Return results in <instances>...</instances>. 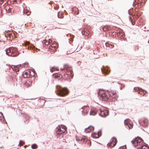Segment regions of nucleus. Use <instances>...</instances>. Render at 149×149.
I'll return each mask as SVG.
<instances>
[{
  "label": "nucleus",
  "mask_w": 149,
  "mask_h": 149,
  "mask_svg": "<svg viewBox=\"0 0 149 149\" xmlns=\"http://www.w3.org/2000/svg\"><path fill=\"white\" fill-rule=\"evenodd\" d=\"M56 93L58 95L63 97L68 95V91L66 88H62L60 86L57 85L56 86Z\"/></svg>",
  "instance_id": "f257e3e1"
},
{
  "label": "nucleus",
  "mask_w": 149,
  "mask_h": 149,
  "mask_svg": "<svg viewBox=\"0 0 149 149\" xmlns=\"http://www.w3.org/2000/svg\"><path fill=\"white\" fill-rule=\"evenodd\" d=\"M132 143L135 146H137V148L142 146V145L146 144L143 142V140L140 138H136L132 141Z\"/></svg>",
  "instance_id": "f03ea898"
},
{
  "label": "nucleus",
  "mask_w": 149,
  "mask_h": 149,
  "mask_svg": "<svg viewBox=\"0 0 149 149\" xmlns=\"http://www.w3.org/2000/svg\"><path fill=\"white\" fill-rule=\"evenodd\" d=\"M6 53L9 56L13 57L15 56L18 55V52L16 48L10 47L6 50Z\"/></svg>",
  "instance_id": "7ed1b4c3"
},
{
  "label": "nucleus",
  "mask_w": 149,
  "mask_h": 149,
  "mask_svg": "<svg viewBox=\"0 0 149 149\" xmlns=\"http://www.w3.org/2000/svg\"><path fill=\"white\" fill-rule=\"evenodd\" d=\"M98 94L100 97V99L103 101H106L109 99V93L107 91L101 90L99 92Z\"/></svg>",
  "instance_id": "20e7f679"
},
{
  "label": "nucleus",
  "mask_w": 149,
  "mask_h": 149,
  "mask_svg": "<svg viewBox=\"0 0 149 149\" xmlns=\"http://www.w3.org/2000/svg\"><path fill=\"white\" fill-rule=\"evenodd\" d=\"M66 130V127L63 125L58 126L56 129V133L57 134H61L65 133Z\"/></svg>",
  "instance_id": "39448f33"
},
{
  "label": "nucleus",
  "mask_w": 149,
  "mask_h": 149,
  "mask_svg": "<svg viewBox=\"0 0 149 149\" xmlns=\"http://www.w3.org/2000/svg\"><path fill=\"white\" fill-rule=\"evenodd\" d=\"M34 75L35 73L33 70H27L24 71L23 76L25 78H30L34 76Z\"/></svg>",
  "instance_id": "423d86ee"
},
{
  "label": "nucleus",
  "mask_w": 149,
  "mask_h": 149,
  "mask_svg": "<svg viewBox=\"0 0 149 149\" xmlns=\"http://www.w3.org/2000/svg\"><path fill=\"white\" fill-rule=\"evenodd\" d=\"M5 36L7 39L9 40H11L15 38V34L13 32L9 31L7 32L5 35Z\"/></svg>",
  "instance_id": "0eeeda50"
},
{
  "label": "nucleus",
  "mask_w": 149,
  "mask_h": 149,
  "mask_svg": "<svg viewBox=\"0 0 149 149\" xmlns=\"http://www.w3.org/2000/svg\"><path fill=\"white\" fill-rule=\"evenodd\" d=\"M108 93L109 97L113 98L114 100L116 99L118 97V95L116 91H111L108 92Z\"/></svg>",
  "instance_id": "6e6552de"
},
{
  "label": "nucleus",
  "mask_w": 149,
  "mask_h": 149,
  "mask_svg": "<svg viewBox=\"0 0 149 149\" xmlns=\"http://www.w3.org/2000/svg\"><path fill=\"white\" fill-rule=\"evenodd\" d=\"M117 142V139L115 138H113L111 140V142L108 144L107 146L111 148H112L116 145Z\"/></svg>",
  "instance_id": "1a4fd4ad"
},
{
  "label": "nucleus",
  "mask_w": 149,
  "mask_h": 149,
  "mask_svg": "<svg viewBox=\"0 0 149 149\" xmlns=\"http://www.w3.org/2000/svg\"><path fill=\"white\" fill-rule=\"evenodd\" d=\"M81 110L82 113L84 115L87 114L90 110V108L88 106H84L80 109Z\"/></svg>",
  "instance_id": "9d476101"
},
{
  "label": "nucleus",
  "mask_w": 149,
  "mask_h": 149,
  "mask_svg": "<svg viewBox=\"0 0 149 149\" xmlns=\"http://www.w3.org/2000/svg\"><path fill=\"white\" fill-rule=\"evenodd\" d=\"M99 112L98 113L102 117H105L109 114V112L107 110H102L101 109L99 110Z\"/></svg>",
  "instance_id": "9b49d317"
},
{
  "label": "nucleus",
  "mask_w": 149,
  "mask_h": 149,
  "mask_svg": "<svg viewBox=\"0 0 149 149\" xmlns=\"http://www.w3.org/2000/svg\"><path fill=\"white\" fill-rule=\"evenodd\" d=\"M17 79L15 77H13L12 81L10 82V86L12 87L16 86L17 85Z\"/></svg>",
  "instance_id": "f8f14e48"
},
{
  "label": "nucleus",
  "mask_w": 149,
  "mask_h": 149,
  "mask_svg": "<svg viewBox=\"0 0 149 149\" xmlns=\"http://www.w3.org/2000/svg\"><path fill=\"white\" fill-rule=\"evenodd\" d=\"M57 44L56 43H53L49 47V50L51 52H54L57 49Z\"/></svg>",
  "instance_id": "ddd939ff"
},
{
  "label": "nucleus",
  "mask_w": 149,
  "mask_h": 149,
  "mask_svg": "<svg viewBox=\"0 0 149 149\" xmlns=\"http://www.w3.org/2000/svg\"><path fill=\"white\" fill-rule=\"evenodd\" d=\"M102 134L101 130L99 131L97 133L93 132L92 133L91 136L94 138H98Z\"/></svg>",
  "instance_id": "4468645a"
},
{
  "label": "nucleus",
  "mask_w": 149,
  "mask_h": 149,
  "mask_svg": "<svg viewBox=\"0 0 149 149\" xmlns=\"http://www.w3.org/2000/svg\"><path fill=\"white\" fill-rule=\"evenodd\" d=\"M139 123L143 126L147 127L148 125V120L147 119L143 118L139 121Z\"/></svg>",
  "instance_id": "2eb2a0df"
},
{
  "label": "nucleus",
  "mask_w": 149,
  "mask_h": 149,
  "mask_svg": "<svg viewBox=\"0 0 149 149\" xmlns=\"http://www.w3.org/2000/svg\"><path fill=\"white\" fill-rule=\"evenodd\" d=\"M102 73L105 75L108 74L110 72L109 68L108 67H104L101 69Z\"/></svg>",
  "instance_id": "dca6fc26"
},
{
  "label": "nucleus",
  "mask_w": 149,
  "mask_h": 149,
  "mask_svg": "<svg viewBox=\"0 0 149 149\" xmlns=\"http://www.w3.org/2000/svg\"><path fill=\"white\" fill-rule=\"evenodd\" d=\"M52 41L51 39H49L48 38L46 37L45 40L42 41V43L45 45H48L52 43Z\"/></svg>",
  "instance_id": "f3484780"
},
{
  "label": "nucleus",
  "mask_w": 149,
  "mask_h": 149,
  "mask_svg": "<svg viewBox=\"0 0 149 149\" xmlns=\"http://www.w3.org/2000/svg\"><path fill=\"white\" fill-rule=\"evenodd\" d=\"M124 124L125 125L128 126L129 129H130L132 128L133 125L131 124L129 122V119H126L124 121Z\"/></svg>",
  "instance_id": "a211bd4d"
},
{
  "label": "nucleus",
  "mask_w": 149,
  "mask_h": 149,
  "mask_svg": "<svg viewBox=\"0 0 149 149\" xmlns=\"http://www.w3.org/2000/svg\"><path fill=\"white\" fill-rule=\"evenodd\" d=\"M76 140L80 143L84 142L86 141L87 139L85 138H82L81 137H76Z\"/></svg>",
  "instance_id": "6ab92c4d"
},
{
  "label": "nucleus",
  "mask_w": 149,
  "mask_h": 149,
  "mask_svg": "<svg viewBox=\"0 0 149 149\" xmlns=\"http://www.w3.org/2000/svg\"><path fill=\"white\" fill-rule=\"evenodd\" d=\"M53 75L55 78L56 79L58 80H59L60 79L61 80L63 78L62 75L59 73H56L53 74Z\"/></svg>",
  "instance_id": "aec40b11"
},
{
  "label": "nucleus",
  "mask_w": 149,
  "mask_h": 149,
  "mask_svg": "<svg viewBox=\"0 0 149 149\" xmlns=\"http://www.w3.org/2000/svg\"><path fill=\"white\" fill-rule=\"evenodd\" d=\"M24 44L25 45L28 46L27 48L28 49H31V48H32L33 47V46L28 41H26Z\"/></svg>",
  "instance_id": "412c9836"
},
{
  "label": "nucleus",
  "mask_w": 149,
  "mask_h": 149,
  "mask_svg": "<svg viewBox=\"0 0 149 149\" xmlns=\"http://www.w3.org/2000/svg\"><path fill=\"white\" fill-rule=\"evenodd\" d=\"M26 82L25 83V85L26 87H28L31 85L32 84V81L31 78H29V79L26 81Z\"/></svg>",
  "instance_id": "4be33fe9"
},
{
  "label": "nucleus",
  "mask_w": 149,
  "mask_h": 149,
  "mask_svg": "<svg viewBox=\"0 0 149 149\" xmlns=\"http://www.w3.org/2000/svg\"><path fill=\"white\" fill-rule=\"evenodd\" d=\"M94 129V128L93 127L90 126L88 128L85 129V131L86 133H89L93 131Z\"/></svg>",
  "instance_id": "5701e85b"
},
{
  "label": "nucleus",
  "mask_w": 149,
  "mask_h": 149,
  "mask_svg": "<svg viewBox=\"0 0 149 149\" xmlns=\"http://www.w3.org/2000/svg\"><path fill=\"white\" fill-rule=\"evenodd\" d=\"M68 76H69V77H71L72 78L73 76V72L72 68H70L69 70L66 72Z\"/></svg>",
  "instance_id": "b1692460"
},
{
  "label": "nucleus",
  "mask_w": 149,
  "mask_h": 149,
  "mask_svg": "<svg viewBox=\"0 0 149 149\" xmlns=\"http://www.w3.org/2000/svg\"><path fill=\"white\" fill-rule=\"evenodd\" d=\"M13 7L12 6H6L5 7V9L8 12L11 13Z\"/></svg>",
  "instance_id": "393cba45"
},
{
  "label": "nucleus",
  "mask_w": 149,
  "mask_h": 149,
  "mask_svg": "<svg viewBox=\"0 0 149 149\" xmlns=\"http://www.w3.org/2000/svg\"><path fill=\"white\" fill-rule=\"evenodd\" d=\"M0 120L3 123H4L5 122L4 117L3 113L1 112L0 113Z\"/></svg>",
  "instance_id": "a878e982"
},
{
  "label": "nucleus",
  "mask_w": 149,
  "mask_h": 149,
  "mask_svg": "<svg viewBox=\"0 0 149 149\" xmlns=\"http://www.w3.org/2000/svg\"><path fill=\"white\" fill-rule=\"evenodd\" d=\"M97 113V111L95 109H92L91 110L90 115L91 116H95Z\"/></svg>",
  "instance_id": "bb28decb"
},
{
  "label": "nucleus",
  "mask_w": 149,
  "mask_h": 149,
  "mask_svg": "<svg viewBox=\"0 0 149 149\" xmlns=\"http://www.w3.org/2000/svg\"><path fill=\"white\" fill-rule=\"evenodd\" d=\"M38 101L40 103V105L41 106L44 105L45 102V100L43 99H39L38 100Z\"/></svg>",
  "instance_id": "cd10ccee"
},
{
  "label": "nucleus",
  "mask_w": 149,
  "mask_h": 149,
  "mask_svg": "<svg viewBox=\"0 0 149 149\" xmlns=\"http://www.w3.org/2000/svg\"><path fill=\"white\" fill-rule=\"evenodd\" d=\"M137 149H149V147L146 146V144H145V145H142V146L137 148Z\"/></svg>",
  "instance_id": "c85d7f7f"
},
{
  "label": "nucleus",
  "mask_w": 149,
  "mask_h": 149,
  "mask_svg": "<svg viewBox=\"0 0 149 149\" xmlns=\"http://www.w3.org/2000/svg\"><path fill=\"white\" fill-rule=\"evenodd\" d=\"M73 11L74 13L76 15L78 14L79 12V10L78 8H74L73 9Z\"/></svg>",
  "instance_id": "c756f323"
},
{
  "label": "nucleus",
  "mask_w": 149,
  "mask_h": 149,
  "mask_svg": "<svg viewBox=\"0 0 149 149\" xmlns=\"http://www.w3.org/2000/svg\"><path fill=\"white\" fill-rule=\"evenodd\" d=\"M19 66H14L13 67H12V68L13 70L16 72H18L19 71Z\"/></svg>",
  "instance_id": "7c9ffc66"
},
{
  "label": "nucleus",
  "mask_w": 149,
  "mask_h": 149,
  "mask_svg": "<svg viewBox=\"0 0 149 149\" xmlns=\"http://www.w3.org/2000/svg\"><path fill=\"white\" fill-rule=\"evenodd\" d=\"M59 69H58V68L57 67H52L51 69H50V71L52 72H53L54 71H58V70Z\"/></svg>",
  "instance_id": "2f4dec72"
},
{
  "label": "nucleus",
  "mask_w": 149,
  "mask_h": 149,
  "mask_svg": "<svg viewBox=\"0 0 149 149\" xmlns=\"http://www.w3.org/2000/svg\"><path fill=\"white\" fill-rule=\"evenodd\" d=\"M63 69L67 70V71L69 70L70 68H72L71 67H70L68 65L66 64L64 65Z\"/></svg>",
  "instance_id": "473e14b6"
},
{
  "label": "nucleus",
  "mask_w": 149,
  "mask_h": 149,
  "mask_svg": "<svg viewBox=\"0 0 149 149\" xmlns=\"http://www.w3.org/2000/svg\"><path fill=\"white\" fill-rule=\"evenodd\" d=\"M117 36L120 38H121L123 37L124 36V33L122 32H118L117 33Z\"/></svg>",
  "instance_id": "72a5a7b5"
},
{
  "label": "nucleus",
  "mask_w": 149,
  "mask_h": 149,
  "mask_svg": "<svg viewBox=\"0 0 149 149\" xmlns=\"http://www.w3.org/2000/svg\"><path fill=\"white\" fill-rule=\"evenodd\" d=\"M24 12L25 14H26L27 15H29L30 14V11L26 9H25L24 10Z\"/></svg>",
  "instance_id": "f704fd0d"
},
{
  "label": "nucleus",
  "mask_w": 149,
  "mask_h": 149,
  "mask_svg": "<svg viewBox=\"0 0 149 149\" xmlns=\"http://www.w3.org/2000/svg\"><path fill=\"white\" fill-rule=\"evenodd\" d=\"M58 17L59 18H62L63 17L64 15L61 13L59 12L58 15Z\"/></svg>",
  "instance_id": "c9c22d12"
},
{
  "label": "nucleus",
  "mask_w": 149,
  "mask_h": 149,
  "mask_svg": "<svg viewBox=\"0 0 149 149\" xmlns=\"http://www.w3.org/2000/svg\"><path fill=\"white\" fill-rule=\"evenodd\" d=\"M31 148L32 149H35L37 148V146L36 144H34L31 145Z\"/></svg>",
  "instance_id": "e433bc0d"
},
{
  "label": "nucleus",
  "mask_w": 149,
  "mask_h": 149,
  "mask_svg": "<svg viewBox=\"0 0 149 149\" xmlns=\"http://www.w3.org/2000/svg\"><path fill=\"white\" fill-rule=\"evenodd\" d=\"M69 77V76L67 75V72L64 74V78H65V79H67Z\"/></svg>",
  "instance_id": "4c0bfd02"
},
{
  "label": "nucleus",
  "mask_w": 149,
  "mask_h": 149,
  "mask_svg": "<svg viewBox=\"0 0 149 149\" xmlns=\"http://www.w3.org/2000/svg\"><path fill=\"white\" fill-rule=\"evenodd\" d=\"M24 144V142L22 141H20L19 142V144L21 146H22Z\"/></svg>",
  "instance_id": "58836bf2"
},
{
  "label": "nucleus",
  "mask_w": 149,
  "mask_h": 149,
  "mask_svg": "<svg viewBox=\"0 0 149 149\" xmlns=\"http://www.w3.org/2000/svg\"><path fill=\"white\" fill-rule=\"evenodd\" d=\"M143 0H136V1H135V2H134V3L135 4L136 3V2H137V1L138 2H137V3L139 4V3L141 2H142V1H143Z\"/></svg>",
  "instance_id": "ea45409f"
},
{
  "label": "nucleus",
  "mask_w": 149,
  "mask_h": 149,
  "mask_svg": "<svg viewBox=\"0 0 149 149\" xmlns=\"http://www.w3.org/2000/svg\"><path fill=\"white\" fill-rule=\"evenodd\" d=\"M119 149H127L126 146H123L120 147L119 148Z\"/></svg>",
  "instance_id": "a19ab883"
},
{
  "label": "nucleus",
  "mask_w": 149,
  "mask_h": 149,
  "mask_svg": "<svg viewBox=\"0 0 149 149\" xmlns=\"http://www.w3.org/2000/svg\"><path fill=\"white\" fill-rule=\"evenodd\" d=\"M108 29H108V28L106 26H104V27L103 28L104 31H107L108 30Z\"/></svg>",
  "instance_id": "79ce46f5"
},
{
  "label": "nucleus",
  "mask_w": 149,
  "mask_h": 149,
  "mask_svg": "<svg viewBox=\"0 0 149 149\" xmlns=\"http://www.w3.org/2000/svg\"><path fill=\"white\" fill-rule=\"evenodd\" d=\"M131 22L133 25H134L135 24V22L134 20H131Z\"/></svg>",
  "instance_id": "37998d69"
},
{
  "label": "nucleus",
  "mask_w": 149,
  "mask_h": 149,
  "mask_svg": "<svg viewBox=\"0 0 149 149\" xmlns=\"http://www.w3.org/2000/svg\"><path fill=\"white\" fill-rule=\"evenodd\" d=\"M140 92H143V94H144V95L146 94V92L145 91H143L141 89L140 90Z\"/></svg>",
  "instance_id": "c03bdc74"
},
{
  "label": "nucleus",
  "mask_w": 149,
  "mask_h": 149,
  "mask_svg": "<svg viewBox=\"0 0 149 149\" xmlns=\"http://www.w3.org/2000/svg\"><path fill=\"white\" fill-rule=\"evenodd\" d=\"M72 52H73L72 51H68L67 52V53L68 54L72 53Z\"/></svg>",
  "instance_id": "a18cd8bd"
},
{
  "label": "nucleus",
  "mask_w": 149,
  "mask_h": 149,
  "mask_svg": "<svg viewBox=\"0 0 149 149\" xmlns=\"http://www.w3.org/2000/svg\"><path fill=\"white\" fill-rule=\"evenodd\" d=\"M134 90H135V91H136V90H139V88H134Z\"/></svg>",
  "instance_id": "49530a36"
},
{
  "label": "nucleus",
  "mask_w": 149,
  "mask_h": 149,
  "mask_svg": "<svg viewBox=\"0 0 149 149\" xmlns=\"http://www.w3.org/2000/svg\"><path fill=\"white\" fill-rule=\"evenodd\" d=\"M83 32H84V33H83V32H82V33L83 34H85V31H83Z\"/></svg>",
  "instance_id": "de8ad7c7"
},
{
  "label": "nucleus",
  "mask_w": 149,
  "mask_h": 149,
  "mask_svg": "<svg viewBox=\"0 0 149 149\" xmlns=\"http://www.w3.org/2000/svg\"><path fill=\"white\" fill-rule=\"evenodd\" d=\"M3 146H2V147H0V148H3Z\"/></svg>",
  "instance_id": "09e8293b"
},
{
  "label": "nucleus",
  "mask_w": 149,
  "mask_h": 149,
  "mask_svg": "<svg viewBox=\"0 0 149 149\" xmlns=\"http://www.w3.org/2000/svg\"><path fill=\"white\" fill-rule=\"evenodd\" d=\"M111 46H112V47H113L112 45H111Z\"/></svg>",
  "instance_id": "8fccbe9b"
},
{
  "label": "nucleus",
  "mask_w": 149,
  "mask_h": 149,
  "mask_svg": "<svg viewBox=\"0 0 149 149\" xmlns=\"http://www.w3.org/2000/svg\"><path fill=\"white\" fill-rule=\"evenodd\" d=\"M24 147H25H25H26V146H24Z\"/></svg>",
  "instance_id": "3c124183"
},
{
  "label": "nucleus",
  "mask_w": 149,
  "mask_h": 149,
  "mask_svg": "<svg viewBox=\"0 0 149 149\" xmlns=\"http://www.w3.org/2000/svg\"><path fill=\"white\" fill-rule=\"evenodd\" d=\"M139 92H138V93H139Z\"/></svg>",
  "instance_id": "603ef678"
}]
</instances>
